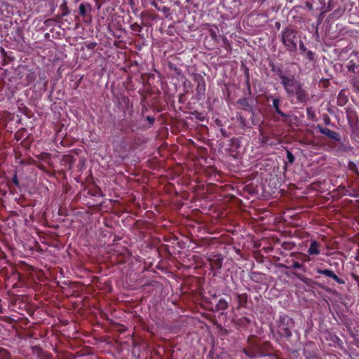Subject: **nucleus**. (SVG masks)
<instances>
[{"label": "nucleus", "mask_w": 359, "mask_h": 359, "mask_svg": "<svg viewBox=\"0 0 359 359\" xmlns=\"http://www.w3.org/2000/svg\"><path fill=\"white\" fill-rule=\"evenodd\" d=\"M297 32L295 29L287 27L282 32L281 41L287 48V50L290 52L297 50Z\"/></svg>", "instance_id": "obj_1"}, {"label": "nucleus", "mask_w": 359, "mask_h": 359, "mask_svg": "<svg viewBox=\"0 0 359 359\" xmlns=\"http://www.w3.org/2000/svg\"><path fill=\"white\" fill-rule=\"evenodd\" d=\"M277 74L281 80V84L283 86L288 96L294 93V90L299 87L300 82L297 81L294 75H286L283 73V70L278 69Z\"/></svg>", "instance_id": "obj_2"}, {"label": "nucleus", "mask_w": 359, "mask_h": 359, "mask_svg": "<svg viewBox=\"0 0 359 359\" xmlns=\"http://www.w3.org/2000/svg\"><path fill=\"white\" fill-rule=\"evenodd\" d=\"M294 322L287 316L280 317L278 324V332L282 337L290 339L292 336L291 330L294 328Z\"/></svg>", "instance_id": "obj_3"}, {"label": "nucleus", "mask_w": 359, "mask_h": 359, "mask_svg": "<svg viewBox=\"0 0 359 359\" xmlns=\"http://www.w3.org/2000/svg\"><path fill=\"white\" fill-rule=\"evenodd\" d=\"M296 96L297 99L300 102H306L309 100V95L306 91L302 88V84L300 83L292 94L289 97Z\"/></svg>", "instance_id": "obj_4"}, {"label": "nucleus", "mask_w": 359, "mask_h": 359, "mask_svg": "<svg viewBox=\"0 0 359 359\" xmlns=\"http://www.w3.org/2000/svg\"><path fill=\"white\" fill-rule=\"evenodd\" d=\"M321 4L323 13H326L334 8L340 0H318Z\"/></svg>", "instance_id": "obj_5"}, {"label": "nucleus", "mask_w": 359, "mask_h": 359, "mask_svg": "<svg viewBox=\"0 0 359 359\" xmlns=\"http://www.w3.org/2000/svg\"><path fill=\"white\" fill-rule=\"evenodd\" d=\"M318 128L321 134L327 136V137H329L332 140H337V141L340 140V135L337 133H336L333 130H331L330 129H329L327 128H324V127H322L320 126H318Z\"/></svg>", "instance_id": "obj_6"}, {"label": "nucleus", "mask_w": 359, "mask_h": 359, "mask_svg": "<svg viewBox=\"0 0 359 359\" xmlns=\"http://www.w3.org/2000/svg\"><path fill=\"white\" fill-rule=\"evenodd\" d=\"M319 243L316 241H313L310 245H309V248L308 249V253L310 254V255H319L320 254V250H319Z\"/></svg>", "instance_id": "obj_7"}, {"label": "nucleus", "mask_w": 359, "mask_h": 359, "mask_svg": "<svg viewBox=\"0 0 359 359\" xmlns=\"http://www.w3.org/2000/svg\"><path fill=\"white\" fill-rule=\"evenodd\" d=\"M279 105H280V100L278 98H273V107L275 111H276V113H278L282 117H287V116L280 109Z\"/></svg>", "instance_id": "obj_8"}, {"label": "nucleus", "mask_w": 359, "mask_h": 359, "mask_svg": "<svg viewBox=\"0 0 359 359\" xmlns=\"http://www.w3.org/2000/svg\"><path fill=\"white\" fill-rule=\"evenodd\" d=\"M229 303L224 299H219L216 304V309L218 311H224L228 308Z\"/></svg>", "instance_id": "obj_9"}, {"label": "nucleus", "mask_w": 359, "mask_h": 359, "mask_svg": "<svg viewBox=\"0 0 359 359\" xmlns=\"http://www.w3.org/2000/svg\"><path fill=\"white\" fill-rule=\"evenodd\" d=\"M237 299H238L239 306H245L247 304L248 295L245 293L238 294Z\"/></svg>", "instance_id": "obj_10"}, {"label": "nucleus", "mask_w": 359, "mask_h": 359, "mask_svg": "<svg viewBox=\"0 0 359 359\" xmlns=\"http://www.w3.org/2000/svg\"><path fill=\"white\" fill-rule=\"evenodd\" d=\"M346 67L349 72L359 73V65L354 63L352 60L348 62Z\"/></svg>", "instance_id": "obj_11"}, {"label": "nucleus", "mask_w": 359, "mask_h": 359, "mask_svg": "<svg viewBox=\"0 0 359 359\" xmlns=\"http://www.w3.org/2000/svg\"><path fill=\"white\" fill-rule=\"evenodd\" d=\"M88 8L90 11L91 10V6L90 4H81L79 5V14L81 15V16H86V13H87V9L86 8Z\"/></svg>", "instance_id": "obj_12"}, {"label": "nucleus", "mask_w": 359, "mask_h": 359, "mask_svg": "<svg viewBox=\"0 0 359 359\" xmlns=\"http://www.w3.org/2000/svg\"><path fill=\"white\" fill-rule=\"evenodd\" d=\"M60 8L62 11V13L61 17L66 16L69 13V10L67 7V2L66 0H64L62 4L60 6Z\"/></svg>", "instance_id": "obj_13"}, {"label": "nucleus", "mask_w": 359, "mask_h": 359, "mask_svg": "<svg viewBox=\"0 0 359 359\" xmlns=\"http://www.w3.org/2000/svg\"><path fill=\"white\" fill-rule=\"evenodd\" d=\"M348 168L350 170L355 172L357 175L359 176V171L358 170L357 165L355 163L349 161L348 163Z\"/></svg>", "instance_id": "obj_14"}, {"label": "nucleus", "mask_w": 359, "mask_h": 359, "mask_svg": "<svg viewBox=\"0 0 359 359\" xmlns=\"http://www.w3.org/2000/svg\"><path fill=\"white\" fill-rule=\"evenodd\" d=\"M351 83L353 88L359 92V76H355L353 78Z\"/></svg>", "instance_id": "obj_15"}, {"label": "nucleus", "mask_w": 359, "mask_h": 359, "mask_svg": "<svg viewBox=\"0 0 359 359\" xmlns=\"http://www.w3.org/2000/svg\"><path fill=\"white\" fill-rule=\"evenodd\" d=\"M330 278L334 279L339 284H344L345 281L343 279L339 278L333 271H332V274H330Z\"/></svg>", "instance_id": "obj_16"}, {"label": "nucleus", "mask_w": 359, "mask_h": 359, "mask_svg": "<svg viewBox=\"0 0 359 359\" xmlns=\"http://www.w3.org/2000/svg\"><path fill=\"white\" fill-rule=\"evenodd\" d=\"M330 278L334 279L339 284H344L345 281L343 279L339 278L333 271H332V274H330Z\"/></svg>", "instance_id": "obj_17"}, {"label": "nucleus", "mask_w": 359, "mask_h": 359, "mask_svg": "<svg viewBox=\"0 0 359 359\" xmlns=\"http://www.w3.org/2000/svg\"><path fill=\"white\" fill-rule=\"evenodd\" d=\"M330 278L334 279L339 284H344L345 281L343 279L339 278L333 271H332V274H330Z\"/></svg>", "instance_id": "obj_18"}, {"label": "nucleus", "mask_w": 359, "mask_h": 359, "mask_svg": "<svg viewBox=\"0 0 359 359\" xmlns=\"http://www.w3.org/2000/svg\"><path fill=\"white\" fill-rule=\"evenodd\" d=\"M287 162L290 164H292L294 161V155L288 150L287 151Z\"/></svg>", "instance_id": "obj_19"}, {"label": "nucleus", "mask_w": 359, "mask_h": 359, "mask_svg": "<svg viewBox=\"0 0 359 359\" xmlns=\"http://www.w3.org/2000/svg\"><path fill=\"white\" fill-rule=\"evenodd\" d=\"M332 271L329 270V269H318L317 271V272L319 274L325 275V276H328V277H330V274H332Z\"/></svg>", "instance_id": "obj_20"}, {"label": "nucleus", "mask_w": 359, "mask_h": 359, "mask_svg": "<svg viewBox=\"0 0 359 359\" xmlns=\"http://www.w3.org/2000/svg\"><path fill=\"white\" fill-rule=\"evenodd\" d=\"M130 27H131V29L134 32H140L142 30L141 26L140 25H138L137 23H134V24L131 25Z\"/></svg>", "instance_id": "obj_21"}, {"label": "nucleus", "mask_w": 359, "mask_h": 359, "mask_svg": "<svg viewBox=\"0 0 359 359\" xmlns=\"http://www.w3.org/2000/svg\"><path fill=\"white\" fill-rule=\"evenodd\" d=\"M292 269H302L304 271H305V267L303 264H299L297 262H294L292 267Z\"/></svg>", "instance_id": "obj_22"}, {"label": "nucleus", "mask_w": 359, "mask_h": 359, "mask_svg": "<svg viewBox=\"0 0 359 359\" xmlns=\"http://www.w3.org/2000/svg\"><path fill=\"white\" fill-rule=\"evenodd\" d=\"M293 275L295 276L298 279L302 280L304 283H307V280H309V278H304L303 276H302L299 273H293Z\"/></svg>", "instance_id": "obj_23"}, {"label": "nucleus", "mask_w": 359, "mask_h": 359, "mask_svg": "<svg viewBox=\"0 0 359 359\" xmlns=\"http://www.w3.org/2000/svg\"><path fill=\"white\" fill-rule=\"evenodd\" d=\"M306 56L309 60H313L314 59V54L311 50L307 51Z\"/></svg>", "instance_id": "obj_24"}, {"label": "nucleus", "mask_w": 359, "mask_h": 359, "mask_svg": "<svg viewBox=\"0 0 359 359\" xmlns=\"http://www.w3.org/2000/svg\"><path fill=\"white\" fill-rule=\"evenodd\" d=\"M95 46H96V43H93V42L89 43L88 44L86 45L87 48L90 49V50L93 49Z\"/></svg>", "instance_id": "obj_25"}, {"label": "nucleus", "mask_w": 359, "mask_h": 359, "mask_svg": "<svg viewBox=\"0 0 359 359\" xmlns=\"http://www.w3.org/2000/svg\"><path fill=\"white\" fill-rule=\"evenodd\" d=\"M147 119L149 122L150 124H152L155 121V118L152 116H147Z\"/></svg>", "instance_id": "obj_26"}, {"label": "nucleus", "mask_w": 359, "mask_h": 359, "mask_svg": "<svg viewBox=\"0 0 359 359\" xmlns=\"http://www.w3.org/2000/svg\"><path fill=\"white\" fill-rule=\"evenodd\" d=\"M13 182H14V184H15V185H17V186L19 184V182H18V179H17L16 175H15V176H14V177L13 178Z\"/></svg>", "instance_id": "obj_27"}, {"label": "nucleus", "mask_w": 359, "mask_h": 359, "mask_svg": "<svg viewBox=\"0 0 359 359\" xmlns=\"http://www.w3.org/2000/svg\"><path fill=\"white\" fill-rule=\"evenodd\" d=\"M299 47H300V49L302 50H306V48L303 43L302 41H300V43H299Z\"/></svg>", "instance_id": "obj_28"}, {"label": "nucleus", "mask_w": 359, "mask_h": 359, "mask_svg": "<svg viewBox=\"0 0 359 359\" xmlns=\"http://www.w3.org/2000/svg\"><path fill=\"white\" fill-rule=\"evenodd\" d=\"M241 104H243L244 107H248V104L247 103V102L245 100H243L241 102Z\"/></svg>", "instance_id": "obj_29"}, {"label": "nucleus", "mask_w": 359, "mask_h": 359, "mask_svg": "<svg viewBox=\"0 0 359 359\" xmlns=\"http://www.w3.org/2000/svg\"><path fill=\"white\" fill-rule=\"evenodd\" d=\"M306 6L310 9L311 10L312 9V5L309 3H306Z\"/></svg>", "instance_id": "obj_30"}, {"label": "nucleus", "mask_w": 359, "mask_h": 359, "mask_svg": "<svg viewBox=\"0 0 359 359\" xmlns=\"http://www.w3.org/2000/svg\"><path fill=\"white\" fill-rule=\"evenodd\" d=\"M1 53H3L5 52V50H4V49L3 48H1Z\"/></svg>", "instance_id": "obj_31"}, {"label": "nucleus", "mask_w": 359, "mask_h": 359, "mask_svg": "<svg viewBox=\"0 0 359 359\" xmlns=\"http://www.w3.org/2000/svg\"><path fill=\"white\" fill-rule=\"evenodd\" d=\"M165 10H168V8H165V7H164V8H163V11H165Z\"/></svg>", "instance_id": "obj_32"}, {"label": "nucleus", "mask_w": 359, "mask_h": 359, "mask_svg": "<svg viewBox=\"0 0 359 359\" xmlns=\"http://www.w3.org/2000/svg\"><path fill=\"white\" fill-rule=\"evenodd\" d=\"M358 346L359 347V344L358 345Z\"/></svg>", "instance_id": "obj_33"}]
</instances>
